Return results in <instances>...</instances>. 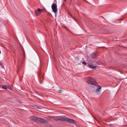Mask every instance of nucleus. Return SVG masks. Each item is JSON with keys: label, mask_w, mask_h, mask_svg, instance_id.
Wrapping results in <instances>:
<instances>
[{"label": "nucleus", "mask_w": 127, "mask_h": 127, "mask_svg": "<svg viewBox=\"0 0 127 127\" xmlns=\"http://www.w3.org/2000/svg\"><path fill=\"white\" fill-rule=\"evenodd\" d=\"M88 80L89 82H87V83L93 88H96L97 87L95 92L97 95L99 94V92L101 90V87L100 86H98V85L95 80L91 77H89L88 78Z\"/></svg>", "instance_id": "f257e3e1"}, {"label": "nucleus", "mask_w": 127, "mask_h": 127, "mask_svg": "<svg viewBox=\"0 0 127 127\" xmlns=\"http://www.w3.org/2000/svg\"><path fill=\"white\" fill-rule=\"evenodd\" d=\"M59 120L63 121H66L68 123L75 124V121L73 119H71L66 117H62L59 119Z\"/></svg>", "instance_id": "f03ea898"}, {"label": "nucleus", "mask_w": 127, "mask_h": 127, "mask_svg": "<svg viewBox=\"0 0 127 127\" xmlns=\"http://www.w3.org/2000/svg\"><path fill=\"white\" fill-rule=\"evenodd\" d=\"M51 8L53 11L54 13L57 12V5L56 3H53L51 6Z\"/></svg>", "instance_id": "7ed1b4c3"}, {"label": "nucleus", "mask_w": 127, "mask_h": 127, "mask_svg": "<svg viewBox=\"0 0 127 127\" xmlns=\"http://www.w3.org/2000/svg\"><path fill=\"white\" fill-rule=\"evenodd\" d=\"M93 62H94L93 61H91L90 62L87 63V64L88 65V67L89 68L92 69H95L96 68V66H93L91 65V64H93Z\"/></svg>", "instance_id": "20e7f679"}, {"label": "nucleus", "mask_w": 127, "mask_h": 127, "mask_svg": "<svg viewBox=\"0 0 127 127\" xmlns=\"http://www.w3.org/2000/svg\"><path fill=\"white\" fill-rule=\"evenodd\" d=\"M45 10L46 9L45 8L43 9H40L39 8H38L35 11V13L36 14H38L41 13L45 11Z\"/></svg>", "instance_id": "39448f33"}, {"label": "nucleus", "mask_w": 127, "mask_h": 127, "mask_svg": "<svg viewBox=\"0 0 127 127\" xmlns=\"http://www.w3.org/2000/svg\"><path fill=\"white\" fill-rule=\"evenodd\" d=\"M98 54L97 53H93L91 55V57L93 58H95L97 56Z\"/></svg>", "instance_id": "423d86ee"}, {"label": "nucleus", "mask_w": 127, "mask_h": 127, "mask_svg": "<svg viewBox=\"0 0 127 127\" xmlns=\"http://www.w3.org/2000/svg\"><path fill=\"white\" fill-rule=\"evenodd\" d=\"M37 121H39L43 123H44L45 122V121L43 119L38 117H37Z\"/></svg>", "instance_id": "0eeeda50"}, {"label": "nucleus", "mask_w": 127, "mask_h": 127, "mask_svg": "<svg viewBox=\"0 0 127 127\" xmlns=\"http://www.w3.org/2000/svg\"><path fill=\"white\" fill-rule=\"evenodd\" d=\"M37 121H39L43 123H44L45 122V121L43 119L38 117H37Z\"/></svg>", "instance_id": "6e6552de"}, {"label": "nucleus", "mask_w": 127, "mask_h": 127, "mask_svg": "<svg viewBox=\"0 0 127 127\" xmlns=\"http://www.w3.org/2000/svg\"><path fill=\"white\" fill-rule=\"evenodd\" d=\"M37 117L34 116L31 117L30 118L31 120H33L35 121H37Z\"/></svg>", "instance_id": "1a4fd4ad"}, {"label": "nucleus", "mask_w": 127, "mask_h": 127, "mask_svg": "<svg viewBox=\"0 0 127 127\" xmlns=\"http://www.w3.org/2000/svg\"><path fill=\"white\" fill-rule=\"evenodd\" d=\"M8 86L7 85H5L3 86L2 87V88L4 89H6L7 88H8Z\"/></svg>", "instance_id": "9d476101"}, {"label": "nucleus", "mask_w": 127, "mask_h": 127, "mask_svg": "<svg viewBox=\"0 0 127 127\" xmlns=\"http://www.w3.org/2000/svg\"><path fill=\"white\" fill-rule=\"evenodd\" d=\"M82 63L83 64H84V65H86V64H86V62H82Z\"/></svg>", "instance_id": "9b49d317"}, {"label": "nucleus", "mask_w": 127, "mask_h": 127, "mask_svg": "<svg viewBox=\"0 0 127 127\" xmlns=\"http://www.w3.org/2000/svg\"><path fill=\"white\" fill-rule=\"evenodd\" d=\"M37 108L38 109H40L39 108V107H37Z\"/></svg>", "instance_id": "f8f14e48"}, {"label": "nucleus", "mask_w": 127, "mask_h": 127, "mask_svg": "<svg viewBox=\"0 0 127 127\" xmlns=\"http://www.w3.org/2000/svg\"><path fill=\"white\" fill-rule=\"evenodd\" d=\"M62 91L61 90H60V92H62Z\"/></svg>", "instance_id": "ddd939ff"}, {"label": "nucleus", "mask_w": 127, "mask_h": 127, "mask_svg": "<svg viewBox=\"0 0 127 127\" xmlns=\"http://www.w3.org/2000/svg\"><path fill=\"white\" fill-rule=\"evenodd\" d=\"M0 53H1V51H0Z\"/></svg>", "instance_id": "4468645a"}, {"label": "nucleus", "mask_w": 127, "mask_h": 127, "mask_svg": "<svg viewBox=\"0 0 127 127\" xmlns=\"http://www.w3.org/2000/svg\"><path fill=\"white\" fill-rule=\"evenodd\" d=\"M122 20V19H120V20Z\"/></svg>", "instance_id": "2eb2a0df"}, {"label": "nucleus", "mask_w": 127, "mask_h": 127, "mask_svg": "<svg viewBox=\"0 0 127 127\" xmlns=\"http://www.w3.org/2000/svg\"><path fill=\"white\" fill-rule=\"evenodd\" d=\"M64 0V1H65L66 0Z\"/></svg>", "instance_id": "dca6fc26"}]
</instances>
